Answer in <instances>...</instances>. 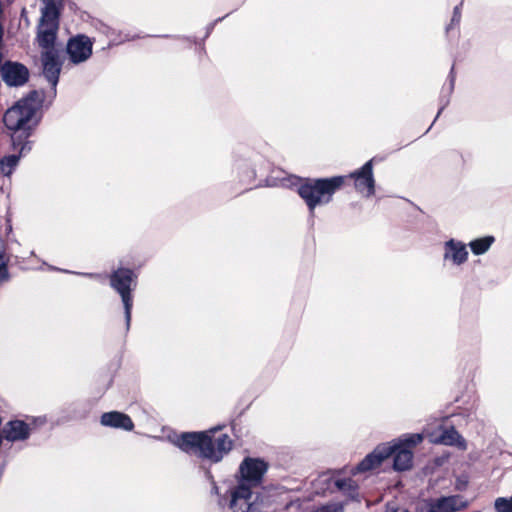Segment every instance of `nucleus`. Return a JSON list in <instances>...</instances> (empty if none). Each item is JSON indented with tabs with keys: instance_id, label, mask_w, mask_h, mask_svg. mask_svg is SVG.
I'll return each instance as SVG.
<instances>
[{
	"instance_id": "nucleus-17",
	"label": "nucleus",
	"mask_w": 512,
	"mask_h": 512,
	"mask_svg": "<svg viewBox=\"0 0 512 512\" xmlns=\"http://www.w3.org/2000/svg\"><path fill=\"white\" fill-rule=\"evenodd\" d=\"M20 155L5 156L0 160V171L5 176H10L18 165Z\"/></svg>"
},
{
	"instance_id": "nucleus-20",
	"label": "nucleus",
	"mask_w": 512,
	"mask_h": 512,
	"mask_svg": "<svg viewBox=\"0 0 512 512\" xmlns=\"http://www.w3.org/2000/svg\"><path fill=\"white\" fill-rule=\"evenodd\" d=\"M335 487L338 489V490H341V491H344V492H347V493H352L356 490V484L355 482L348 478V479H336L333 481Z\"/></svg>"
},
{
	"instance_id": "nucleus-1",
	"label": "nucleus",
	"mask_w": 512,
	"mask_h": 512,
	"mask_svg": "<svg viewBox=\"0 0 512 512\" xmlns=\"http://www.w3.org/2000/svg\"><path fill=\"white\" fill-rule=\"evenodd\" d=\"M41 105V97L36 91L30 92L27 97L19 100L4 114L3 121L6 128L11 131L12 145L14 149L20 147V154L30 150L28 142H24L33 128V117Z\"/></svg>"
},
{
	"instance_id": "nucleus-25",
	"label": "nucleus",
	"mask_w": 512,
	"mask_h": 512,
	"mask_svg": "<svg viewBox=\"0 0 512 512\" xmlns=\"http://www.w3.org/2000/svg\"><path fill=\"white\" fill-rule=\"evenodd\" d=\"M88 276L92 277V278H98L99 277V275H97V274H88Z\"/></svg>"
},
{
	"instance_id": "nucleus-7",
	"label": "nucleus",
	"mask_w": 512,
	"mask_h": 512,
	"mask_svg": "<svg viewBox=\"0 0 512 512\" xmlns=\"http://www.w3.org/2000/svg\"><path fill=\"white\" fill-rule=\"evenodd\" d=\"M111 286L121 295L127 326L131 321L132 296L131 285L134 283L133 272L129 269H118L110 277Z\"/></svg>"
},
{
	"instance_id": "nucleus-4",
	"label": "nucleus",
	"mask_w": 512,
	"mask_h": 512,
	"mask_svg": "<svg viewBox=\"0 0 512 512\" xmlns=\"http://www.w3.org/2000/svg\"><path fill=\"white\" fill-rule=\"evenodd\" d=\"M268 469V464L259 458L246 457L239 466V484L231 493V505L249 501L251 488L259 485Z\"/></svg>"
},
{
	"instance_id": "nucleus-9",
	"label": "nucleus",
	"mask_w": 512,
	"mask_h": 512,
	"mask_svg": "<svg viewBox=\"0 0 512 512\" xmlns=\"http://www.w3.org/2000/svg\"><path fill=\"white\" fill-rule=\"evenodd\" d=\"M92 42L84 35H79L68 42L67 52L74 63L87 60L92 54Z\"/></svg>"
},
{
	"instance_id": "nucleus-15",
	"label": "nucleus",
	"mask_w": 512,
	"mask_h": 512,
	"mask_svg": "<svg viewBox=\"0 0 512 512\" xmlns=\"http://www.w3.org/2000/svg\"><path fill=\"white\" fill-rule=\"evenodd\" d=\"M467 256L468 252L464 245L453 241L447 243L445 258H451L454 263L461 264L467 259Z\"/></svg>"
},
{
	"instance_id": "nucleus-10",
	"label": "nucleus",
	"mask_w": 512,
	"mask_h": 512,
	"mask_svg": "<svg viewBox=\"0 0 512 512\" xmlns=\"http://www.w3.org/2000/svg\"><path fill=\"white\" fill-rule=\"evenodd\" d=\"M3 81L8 86L24 85L29 78L28 69L16 62H6L1 68Z\"/></svg>"
},
{
	"instance_id": "nucleus-2",
	"label": "nucleus",
	"mask_w": 512,
	"mask_h": 512,
	"mask_svg": "<svg viewBox=\"0 0 512 512\" xmlns=\"http://www.w3.org/2000/svg\"><path fill=\"white\" fill-rule=\"evenodd\" d=\"M176 445L186 453L218 462L230 451L232 441L227 434L212 429L205 432L183 433L176 440Z\"/></svg>"
},
{
	"instance_id": "nucleus-6",
	"label": "nucleus",
	"mask_w": 512,
	"mask_h": 512,
	"mask_svg": "<svg viewBox=\"0 0 512 512\" xmlns=\"http://www.w3.org/2000/svg\"><path fill=\"white\" fill-rule=\"evenodd\" d=\"M58 31V10L53 2H47L38 25L37 41L45 51L54 50Z\"/></svg>"
},
{
	"instance_id": "nucleus-13",
	"label": "nucleus",
	"mask_w": 512,
	"mask_h": 512,
	"mask_svg": "<svg viewBox=\"0 0 512 512\" xmlns=\"http://www.w3.org/2000/svg\"><path fill=\"white\" fill-rule=\"evenodd\" d=\"M29 434L28 424L20 420L9 421L2 429L3 437L11 442L25 440Z\"/></svg>"
},
{
	"instance_id": "nucleus-8",
	"label": "nucleus",
	"mask_w": 512,
	"mask_h": 512,
	"mask_svg": "<svg viewBox=\"0 0 512 512\" xmlns=\"http://www.w3.org/2000/svg\"><path fill=\"white\" fill-rule=\"evenodd\" d=\"M467 507V503L461 500L458 495L445 496L437 499L429 500L426 503V508L422 509L421 512H457L464 510ZM397 512H408L405 509Z\"/></svg>"
},
{
	"instance_id": "nucleus-18",
	"label": "nucleus",
	"mask_w": 512,
	"mask_h": 512,
	"mask_svg": "<svg viewBox=\"0 0 512 512\" xmlns=\"http://www.w3.org/2000/svg\"><path fill=\"white\" fill-rule=\"evenodd\" d=\"M5 242L0 238V283L8 280V268L9 257L5 253Z\"/></svg>"
},
{
	"instance_id": "nucleus-24",
	"label": "nucleus",
	"mask_w": 512,
	"mask_h": 512,
	"mask_svg": "<svg viewBox=\"0 0 512 512\" xmlns=\"http://www.w3.org/2000/svg\"><path fill=\"white\" fill-rule=\"evenodd\" d=\"M459 19H460V13L458 11V7H456L455 10H454L453 21H457L458 22Z\"/></svg>"
},
{
	"instance_id": "nucleus-16",
	"label": "nucleus",
	"mask_w": 512,
	"mask_h": 512,
	"mask_svg": "<svg viewBox=\"0 0 512 512\" xmlns=\"http://www.w3.org/2000/svg\"><path fill=\"white\" fill-rule=\"evenodd\" d=\"M439 441L445 445H457L461 448H465L464 439L459 435V433L454 428L445 430L442 433Z\"/></svg>"
},
{
	"instance_id": "nucleus-12",
	"label": "nucleus",
	"mask_w": 512,
	"mask_h": 512,
	"mask_svg": "<svg viewBox=\"0 0 512 512\" xmlns=\"http://www.w3.org/2000/svg\"><path fill=\"white\" fill-rule=\"evenodd\" d=\"M43 73L53 87L57 85L60 73V63L55 50H48L42 54Z\"/></svg>"
},
{
	"instance_id": "nucleus-5",
	"label": "nucleus",
	"mask_w": 512,
	"mask_h": 512,
	"mask_svg": "<svg viewBox=\"0 0 512 512\" xmlns=\"http://www.w3.org/2000/svg\"><path fill=\"white\" fill-rule=\"evenodd\" d=\"M343 183L344 177L342 176L307 180L299 187L298 192L308 205L310 211H313L317 205L329 203L333 194Z\"/></svg>"
},
{
	"instance_id": "nucleus-23",
	"label": "nucleus",
	"mask_w": 512,
	"mask_h": 512,
	"mask_svg": "<svg viewBox=\"0 0 512 512\" xmlns=\"http://www.w3.org/2000/svg\"><path fill=\"white\" fill-rule=\"evenodd\" d=\"M312 512H342V507L337 504H329L319 507Z\"/></svg>"
},
{
	"instance_id": "nucleus-19",
	"label": "nucleus",
	"mask_w": 512,
	"mask_h": 512,
	"mask_svg": "<svg viewBox=\"0 0 512 512\" xmlns=\"http://www.w3.org/2000/svg\"><path fill=\"white\" fill-rule=\"evenodd\" d=\"M492 242H493V237H485V238H481V239L472 241L470 243V247L474 254L479 255V254L486 252L489 249Z\"/></svg>"
},
{
	"instance_id": "nucleus-14",
	"label": "nucleus",
	"mask_w": 512,
	"mask_h": 512,
	"mask_svg": "<svg viewBox=\"0 0 512 512\" xmlns=\"http://www.w3.org/2000/svg\"><path fill=\"white\" fill-rule=\"evenodd\" d=\"M101 424L103 426L121 428L127 431H131L134 428L131 418L128 415L117 411L104 413L101 416Z\"/></svg>"
},
{
	"instance_id": "nucleus-22",
	"label": "nucleus",
	"mask_w": 512,
	"mask_h": 512,
	"mask_svg": "<svg viewBox=\"0 0 512 512\" xmlns=\"http://www.w3.org/2000/svg\"><path fill=\"white\" fill-rule=\"evenodd\" d=\"M495 509L497 512H512V504L510 499L497 498L495 500Z\"/></svg>"
},
{
	"instance_id": "nucleus-11",
	"label": "nucleus",
	"mask_w": 512,
	"mask_h": 512,
	"mask_svg": "<svg viewBox=\"0 0 512 512\" xmlns=\"http://www.w3.org/2000/svg\"><path fill=\"white\" fill-rule=\"evenodd\" d=\"M355 179V188L357 191L363 193L366 191V195L370 196L374 193V178L372 171V160L366 162L363 167L350 175Z\"/></svg>"
},
{
	"instance_id": "nucleus-3",
	"label": "nucleus",
	"mask_w": 512,
	"mask_h": 512,
	"mask_svg": "<svg viewBox=\"0 0 512 512\" xmlns=\"http://www.w3.org/2000/svg\"><path fill=\"white\" fill-rule=\"evenodd\" d=\"M422 441V435L411 434L400 438L393 445L382 444L367 455L355 468L358 472H365L378 467L386 458L394 454V469L405 471L412 467L413 454L409 449Z\"/></svg>"
},
{
	"instance_id": "nucleus-21",
	"label": "nucleus",
	"mask_w": 512,
	"mask_h": 512,
	"mask_svg": "<svg viewBox=\"0 0 512 512\" xmlns=\"http://www.w3.org/2000/svg\"><path fill=\"white\" fill-rule=\"evenodd\" d=\"M234 512H260L259 505L257 503H251L249 501H239L238 505L232 506Z\"/></svg>"
}]
</instances>
